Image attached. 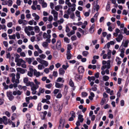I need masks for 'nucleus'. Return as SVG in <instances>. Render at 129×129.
<instances>
[{"label": "nucleus", "mask_w": 129, "mask_h": 129, "mask_svg": "<svg viewBox=\"0 0 129 129\" xmlns=\"http://www.w3.org/2000/svg\"><path fill=\"white\" fill-rule=\"evenodd\" d=\"M70 0H66L65 3L69 7H73L71 8L72 11V12H74L75 10L76 5L75 4H72L70 2Z\"/></svg>", "instance_id": "obj_1"}, {"label": "nucleus", "mask_w": 129, "mask_h": 129, "mask_svg": "<svg viewBox=\"0 0 129 129\" xmlns=\"http://www.w3.org/2000/svg\"><path fill=\"white\" fill-rule=\"evenodd\" d=\"M7 96L8 98L9 99L10 101H12L14 99V97L13 95L12 92L10 91H7Z\"/></svg>", "instance_id": "obj_2"}, {"label": "nucleus", "mask_w": 129, "mask_h": 129, "mask_svg": "<svg viewBox=\"0 0 129 129\" xmlns=\"http://www.w3.org/2000/svg\"><path fill=\"white\" fill-rule=\"evenodd\" d=\"M51 13L53 15L54 17V20L55 21H56L58 18V13L54 10H52L51 12Z\"/></svg>", "instance_id": "obj_3"}, {"label": "nucleus", "mask_w": 129, "mask_h": 129, "mask_svg": "<svg viewBox=\"0 0 129 129\" xmlns=\"http://www.w3.org/2000/svg\"><path fill=\"white\" fill-rule=\"evenodd\" d=\"M120 34H119L118 37L116 38V40L118 42H120L121 40L123 38V36L121 34V32H120Z\"/></svg>", "instance_id": "obj_4"}, {"label": "nucleus", "mask_w": 129, "mask_h": 129, "mask_svg": "<svg viewBox=\"0 0 129 129\" xmlns=\"http://www.w3.org/2000/svg\"><path fill=\"white\" fill-rule=\"evenodd\" d=\"M9 76L12 77L11 81L12 82L15 83V74L14 73L10 74L9 75Z\"/></svg>", "instance_id": "obj_5"}, {"label": "nucleus", "mask_w": 129, "mask_h": 129, "mask_svg": "<svg viewBox=\"0 0 129 129\" xmlns=\"http://www.w3.org/2000/svg\"><path fill=\"white\" fill-rule=\"evenodd\" d=\"M56 47L57 49L58 50H60L61 47V44L60 41L58 40L57 41L56 44Z\"/></svg>", "instance_id": "obj_6"}, {"label": "nucleus", "mask_w": 129, "mask_h": 129, "mask_svg": "<svg viewBox=\"0 0 129 129\" xmlns=\"http://www.w3.org/2000/svg\"><path fill=\"white\" fill-rule=\"evenodd\" d=\"M34 73V70L33 68H30L29 69V71L27 72V75L30 77L33 76V73Z\"/></svg>", "instance_id": "obj_7"}, {"label": "nucleus", "mask_w": 129, "mask_h": 129, "mask_svg": "<svg viewBox=\"0 0 129 129\" xmlns=\"http://www.w3.org/2000/svg\"><path fill=\"white\" fill-rule=\"evenodd\" d=\"M17 71L18 72H19L21 74H23L25 73V71L24 69L20 68H16Z\"/></svg>", "instance_id": "obj_8"}, {"label": "nucleus", "mask_w": 129, "mask_h": 129, "mask_svg": "<svg viewBox=\"0 0 129 129\" xmlns=\"http://www.w3.org/2000/svg\"><path fill=\"white\" fill-rule=\"evenodd\" d=\"M16 79H15V83L18 84L19 83V79L20 78V74L17 72L16 75Z\"/></svg>", "instance_id": "obj_9"}, {"label": "nucleus", "mask_w": 129, "mask_h": 129, "mask_svg": "<svg viewBox=\"0 0 129 129\" xmlns=\"http://www.w3.org/2000/svg\"><path fill=\"white\" fill-rule=\"evenodd\" d=\"M15 61L16 62H18L21 63H25V61L21 58H15Z\"/></svg>", "instance_id": "obj_10"}, {"label": "nucleus", "mask_w": 129, "mask_h": 129, "mask_svg": "<svg viewBox=\"0 0 129 129\" xmlns=\"http://www.w3.org/2000/svg\"><path fill=\"white\" fill-rule=\"evenodd\" d=\"M34 74L37 77H39L41 75L40 72H38L35 69L34 70Z\"/></svg>", "instance_id": "obj_11"}, {"label": "nucleus", "mask_w": 129, "mask_h": 129, "mask_svg": "<svg viewBox=\"0 0 129 129\" xmlns=\"http://www.w3.org/2000/svg\"><path fill=\"white\" fill-rule=\"evenodd\" d=\"M26 61L28 62L29 64H30L33 60L35 59L34 57L32 58H25Z\"/></svg>", "instance_id": "obj_12"}, {"label": "nucleus", "mask_w": 129, "mask_h": 129, "mask_svg": "<svg viewBox=\"0 0 129 129\" xmlns=\"http://www.w3.org/2000/svg\"><path fill=\"white\" fill-rule=\"evenodd\" d=\"M63 84H60L57 82L55 83V87L57 88H61L63 87Z\"/></svg>", "instance_id": "obj_13"}, {"label": "nucleus", "mask_w": 129, "mask_h": 129, "mask_svg": "<svg viewBox=\"0 0 129 129\" xmlns=\"http://www.w3.org/2000/svg\"><path fill=\"white\" fill-rule=\"evenodd\" d=\"M128 42L127 41H125L124 42H122L121 45L120 46V48L122 47V48H123V47H126L128 46Z\"/></svg>", "instance_id": "obj_14"}, {"label": "nucleus", "mask_w": 129, "mask_h": 129, "mask_svg": "<svg viewBox=\"0 0 129 129\" xmlns=\"http://www.w3.org/2000/svg\"><path fill=\"white\" fill-rule=\"evenodd\" d=\"M125 50V49L124 48H122L120 49L121 53L120 54V55L122 58H123L124 57V53Z\"/></svg>", "instance_id": "obj_15"}, {"label": "nucleus", "mask_w": 129, "mask_h": 129, "mask_svg": "<svg viewBox=\"0 0 129 129\" xmlns=\"http://www.w3.org/2000/svg\"><path fill=\"white\" fill-rule=\"evenodd\" d=\"M45 91V89L44 88H42L41 87L39 89L38 92L37 93V95L39 96L41 95V93H43Z\"/></svg>", "instance_id": "obj_16"}, {"label": "nucleus", "mask_w": 129, "mask_h": 129, "mask_svg": "<svg viewBox=\"0 0 129 129\" xmlns=\"http://www.w3.org/2000/svg\"><path fill=\"white\" fill-rule=\"evenodd\" d=\"M78 71L79 73H83L84 71V68L82 66H79L78 69Z\"/></svg>", "instance_id": "obj_17"}, {"label": "nucleus", "mask_w": 129, "mask_h": 129, "mask_svg": "<svg viewBox=\"0 0 129 129\" xmlns=\"http://www.w3.org/2000/svg\"><path fill=\"white\" fill-rule=\"evenodd\" d=\"M69 84L70 86L73 87V89L74 90L75 89V88L74 86V83L71 79H70V80Z\"/></svg>", "instance_id": "obj_18"}, {"label": "nucleus", "mask_w": 129, "mask_h": 129, "mask_svg": "<svg viewBox=\"0 0 129 129\" xmlns=\"http://www.w3.org/2000/svg\"><path fill=\"white\" fill-rule=\"evenodd\" d=\"M95 25V24H92L91 26L89 28V31L90 33H92L94 32V31Z\"/></svg>", "instance_id": "obj_19"}, {"label": "nucleus", "mask_w": 129, "mask_h": 129, "mask_svg": "<svg viewBox=\"0 0 129 129\" xmlns=\"http://www.w3.org/2000/svg\"><path fill=\"white\" fill-rule=\"evenodd\" d=\"M67 55V59H70L72 56V54L70 53V51H67L66 54Z\"/></svg>", "instance_id": "obj_20"}, {"label": "nucleus", "mask_w": 129, "mask_h": 129, "mask_svg": "<svg viewBox=\"0 0 129 129\" xmlns=\"http://www.w3.org/2000/svg\"><path fill=\"white\" fill-rule=\"evenodd\" d=\"M65 71L62 68H60L59 70V74L60 75H63Z\"/></svg>", "instance_id": "obj_21"}, {"label": "nucleus", "mask_w": 129, "mask_h": 129, "mask_svg": "<svg viewBox=\"0 0 129 129\" xmlns=\"http://www.w3.org/2000/svg\"><path fill=\"white\" fill-rule=\"evenodd\" d=\"M34 28L31 26H28L27 27H26L24 28V30L28 31H31L33 30Z\"/></svg>", "instance_id": "obj_22"}, {"label": "nucleus", "mask_w": 129, "mask_h": 129, "mask_svg": "<svg viewBox=\"0 0 129 129\" xmlns=\"http://www.w3.org/2000/svg\"><path fill=\"white\" fill-rule=\"evenodd\" d=\"M83 116L82 115L79 114L78 115V119L81 122H82L84 120V119L83 118Z\"/></svg>", "instance_id": "obj_23"}, {"label": "nucleus", "mask_w": 129, "mask_h": 129, "mask_svg": "<svg viewBox=\"0 0 129 129\" xmlns=\"http://www.w3.org/2000/svg\"><path fill=\"white\" fill-rule=\"evenodd\" d=\"M82 78V76L79 75V74H76L75 77V79L77 80H81Z\"/></svg>", "instance_id": "obj_24"}, {"label": "nucleus", "mask_w": 129, "mask_h": 129, "mask_svg": "<svg viewBox=\"0 0 129 129\" xmlns=\"http://www.w3.org/2000/svg\"><path fill=\"white\" fill-rule=\"evenodd\" d=\"M78 29L79 31L82 33L83 35H85L87 34L86 31H84L80 28H79Z\"/></svg>", "instance_id": "obj_25"}, {"label": "nucleus", "mask_w": 129, "mask_h": 129, "mask_svg": "<svg viewBox=\"0 0 129 129\" xmlns=\"http://www.w3.org/2000/svg\"><path fill=\"white\" fill-rule=\"evenodd\" d=\"M59 122L60 125L64 126V124L65 122V120L63 119H61Z\"/></svg>", "instance_id": "obj_26"}, {"label": "nucleus", "mask_w": 129, "mask_h": 129, "mask_svg": "<svg viewBox=\"0 0 129 129\" xmlns=\"http://www.w3.org/2000/svg\"><path fill=\"white\" fill-rule=\"evenodd\" d=\"M111 51L109 49L108 50V52L107 53V58L108 59H110L111 58Z\"/></svg>", "instance_id": "obj_27"}, {"label": "nucleus", "mask_w": 129, "mask_h": 129, "mask_svg": "<svg viewBox=\"0 0 129 129\" xmlns=\"http://www.w3.org/2000/svg\"><path fill=\"white\" fill-rule=\"evenodd\" d=\"M35 31L36 33H38L39 32L40 29L39 27L37 26H35L34 27Z\"/></svg>", "instance_id": "obj_28"}, {"label": "nucleus", "mask_w": 129, "mask_h": 129, "mask_svg": "<svg viewBox=\"0 0 129 129\" xmlns=\"http://www.w3.org/2000/svg\"><path fill=\"white\" fill-rule=\"evenodd\" d=\"M62 6L60 5H57L55 6V9L57 11H58L60 9H62Z\"/></svg>", "instance_id": "obj_29"}, {"label": "nucleus", "mask_w": 129, "mask_h": 129, "mask_svg": "<svg viewBox=\"0 0 129 129\" xmlns=\"http://www.w3.org/2000/svg\"><path fill=\"white\" fill-rule=\"evenodd\" d=\"M39 87V86L38 85L31 86V91H36Z\"/></svg>", "instance_id": "obj_30"}, {"label": "nucleus", "mask_w": 129, "mask_h": 129, "mask_svg": "<svg viewBox=\"0 0 129 129\" xmlns=\"http://www.w3.org/2000/svg\"><path fill=\"white\" fill-rule=\"evenodd\" d=\"M41 62V64L44 65L45 67H47L48 66V62L46 61L43 60Z\"/></svg>", "instance_id": "obj_31"}, {"label": "nucleus", "mask_w": 129, "mask_h": 129, "mask_svg": "<svg viewBox=\"0 0 129 129\" xmlns=\"http://www.w3.org/2000/svg\"><path fill=\"white\" fill-rule=\"evenodd\" d=\"M57 81L58 82H61L63 83L64 82V80L63 79V78L59 77L57 79Z\"/></svg>", "instance_id": "obj_32"}, {"label": "nucleus", "mask_w": 129, "mask_h": 129, "mask_svg": "<svg viewBox=\"0 0 129 129\" xmlns=\"http://www.w3.org/2000/svg\"><path fill=\"white\" fill-rule=\"evenodd\" d=\"M60 108V106L59 104H57L54 107V109L56 111L59 110Z\"/></svg>", "instance_id": "obj_33"}, {"label": "nucleus", "mask_w": 129, "mask_h": 129, "mask_svg": "<svg viewBox=\"0 0 129 129\" xmlns=\"http://www.w3.org/2000/svg\"><path fill=\"white\" fill-rule=\"evenodd\" d=\"M9 38L10 39H16V35L15 34L12 35H9Z\"/></svg>", "instance_id": "obj_34"}, {"label": "nucleus", "mask_w": 129, "mask_h": 129, "mask_svg": "<svg viewBox=\"0 0 129 129\" xmlns=\"http://www.w3.org/2000/svg\"><path fill=\"white\" fill-rule=\"evenodd\" d=\"M49 36H51L50 35H48L45 33H44L43 35V37L44 39H46L48 38Z\"/></svg>", "instance_id": "obj_35"}, {"label": "nucleus", "mask_w": 129, "mask_h": 129, "mask_svg": "<svg viewBox=\"0 0 129 129\" xmlns=\"http://www.w3.org/2000/svg\"><path fill=\"white\" fill-rule=\"evenodd\" d=\"M103 80L105 81H106L108 80L109 78V77L105 75L103 77Z\"/></svg>", "instance_id": "obj_36"}, {"label": "nucleus", "mask_w": 129, "mask_h": 129, "mask_svg": "<svg viewBox=\"0 0 129 129\" xmlns=\"http://www.w3.org/2000/svg\"><path fill=\"white\" fill-rule=\"evenodd\" d=\"M6 26L5 25L3 24L2 25H1L0 24V30H1V29H2L6 30Z\"/></svg>", "instance_id": "obj_37"}, {"label": "nucleus", "mask_w": 129, "mask_h": 129, "mask_svg": "<svg viewBox=\"0 0 129 129\" xmlns=\"http://www.w3.org/2000/svg\"><path fill=\"white\" fill-rule=\"evenodd\" d=\"M67 46V51H70V50L72 48L71 46V45L70 44H68V45Z\"/></svg>", "instance_id": "obj_38"}, {"label": "nucleus", "mask_w": 129, "mask_h": 129, "mask_svg": "<svg viewBox=\"0 0 129 129\" xmlns=\"http://www.w3.org/2000/svg\"><path fill=\"white\" fill-rule=\"evenodd\" d=\"M48 45V44L47 42H43L42 44V46L44 47H47Z\"/></svg>", "instance_id": "obj_39"}, {"label": "nucleus", "mask_w": 129, "mask_h": 129, "mask_svg": "<svg viewBox=\"0 0 129 129\" xmlns=\"http://www.w3.org/2000/svg\"><path fill=\"white\" fill-rule=\"evenodd\" d=\"M8 5L9 6H12L13 4V1L11 0H8L7 1Z\"/></svg>", "instance_id": "obj_40"}, {"label": "nucleus", "mask_w": 129, "mask_h": 129, "mask_svg": "<svg viewBox=\"0 0 129 129\" xmlns=\"http://www.w3.org/2000/svg\"><path fill=\"white\" fill-rule=\"evenodd\" d=\"M59 90L58 89H55L54 90L53 93L54 94V95L55 96L56 94L58 92Z\"/></svg>", "instance_id": "obj_41"}, {"label": "nucleus", "mask_w": 129, "mask_h": 129, "mask_svg": "<svg viewBox=\"0 0 129 129\" xmlns=\"http://www.w3.org/2000/svg\"><path fill=\"white\" fill-rule=\"evenodd\" d=\"M51 37V36H49L48 37V38H47V39L45 42H47L48 43H50L51 42V39H50Z\"/></svg>", "instance_id": "obj_42"}, {"label": "nucleus", "mask_w": 129, "mask_h": 129, "mask_svg": "<svg viewBox=\"0 0 129 129\" xmlns=\"http://www.w3.org/2000/svg\"><path fill=\"white\" fill-rule=\"evenodd\" d=\"M82 54L83 56L86 57L87 56L88 54L89 53L87 51H84L82 52Z\"/></svg>", "instance_id": "obj_43"}, {"label": "nucleus", "mask_w": 129, "mask_h": 129, "mask_svg": "<svg viewBox=\"0 0 129 129\" xmlns=\"http://www.w3.org/2000/svg\"><path fill=\"white\" fill-rule=\"evenodd\" d=\"M38 69L39 70H41L44 68L43 66L41 64H39L38 66Z\"/></svg>", "instance_id": "obj_44"}, {"label": "nucleus", "mask_w": 129, "mask_h": 129, "mask_svg": "<svg viewBox=\"0 0 129 129\" xmlns=\"http://www.w3.org/2000/svg\"><path fill=\"white\" fill-rule=\"evenodd\" d=\"M70 114L71 115V117L74 118H75L76 117L75 113L73 111H71L70 113Z\"/></svg>", "instance_id": "obj_45"}, {"label": "nucleus", "mask_w": 129, "mask_h": 129, "mask_svg": "<svg viewBox=\"0 0 129 129\" xmlns=\"http://www.w3.org/2000/svg\"><path fill=\"white\" fill-rule=\"evenodd\" d=\"M52 86V84L51 83H50L49 84H46L45 85V87L48 88H50Z\"/></svg>", "instance_id": "obj_46"}, {"label": "nucleus", "mask_w": 129, "mask_h": 129, "mask_svg": "<svg viewBox=\"0 0 129 129\" xmlns=\"http://www.w3.org/2000/svg\"><path fill=\"white\" fill-rule=\"evenodd\" d=\"M71 11H72L71 8H69L67 11V13L69 15H70L72 13L71 12Z\"/></svg>", "instance_id": "obj_47"}, {"label": "nucleus", "mask_w": 129, "mask_h": 129, "mask_svg": "<svg viewBox=\"0 0 129 129\" xmlns=\"http://www.w3.org/2000/svg\"><path fill=\"white\" fill-rule=\"evenodd\" d=\"M125 0H117L118 3L120 4L121 3L123 4L125 3Z\"/></svg>", "instance_id": "obj_48"}, {"label": "nucleus", "mask_w": 129, "mask_h": 129, "mask_svg": "<svg viewBox=\"0 0 129 129\" xmlns=\"http://www.w3.org/2000/svg\"><path fill=\"white\" fill-rule=\"evenodd\" d=\"M106 101V100L104 98H103L100 104L101 105H103Z\"/></svg>", "instance_id": "obj_49"}, {"label": "nucleus", "mask_w": 129, "mask_h": 129, "mask_svg": "<svg viewBox=\"0 0 129 129\" xmlns=\"http://www.w3.org/2000/svg\"><path fill=\"white\" fill-rule=\"evenodd\" d=\"M39 57L41 58L44 59L46 58V56L44 54H42L40 55H39Z\"/></svg>", "instance_id": "obj_50"}, {"label": "nucleus", "mask_w": 129, "mask_h": 129, "mask_svg": "<svg viewBox=\"0 0 129 129\" xmlns=\"http://www.w3.org/2000/svg\"><path fill=\"white\" fill-rule=\"evenodd\" d=\"M53 19V16L51 15H50L48 17V21H49L51 22L52 20Z\"/></svg>", "instance_id": "obj_51"}, {"label": "nucleus", "mask_w": 129, "mask_h": 129, "mask_svg": "<svg viewBox=\"0 0 129 129\" xmlns=\"http://www.w3.org/2000/svg\"><path fill=\"white\" fill-rule=\"evenodd\" d=\"M16 37L17 39H19L20 38V34L18 32H16Z\"/></svg>", "instance_id": "obj_52"}, {"label": "nucleus", "mask_w": 129, "mask_h": 129, "mask_svg": "<svg viewBox=\"0 0 129 129\" xmlns=\"http://www.w3.org/2000/svg\"><path fill=\"white\" fill-rule=\"evenodd\" d=\"M70 17L71 18L74 19L75 16L73 12H72L70 15Z\"/></svg>", "instance_id": "obj_53"}, {"label": "nucleus", "mask_w": 129, "mask_h": 129, "mask_svg": "<svg viewBox=\"0 0 129 129\" xmlns=\"http://www.w3.org/2000/svg\"><path fill=\"white\" fill-rule=\"evenodd\" d=\"M58 73L56 71H54L53 72V75L55 77H56L57 76Z\"/></svg>", "instance_id": "obj_54"}, {"label": "nucleus", "mask_w": 129, "mask_h": 129, "mask_svg": "<svg viewBox=\"0 0 129 129\" xmlns=\"http://www.w3.org/2000/svg\"><path fill=\"white\" fill-rule=\"evenodd\" d=\"M67 65H63L62 66V68L65 70H66L67 68L69 67V65L67 63Z\"/></svg>", "instance_id": "obj_55"}, {"label": "nucleus", "mask_w": 129, "mask_h": 129, "mask_svg": "<svg viewBox=\"0 0 129 129\" xmlns=\"http://www.w3.org/2000/svg\"><path fill=\"white\" fill-rule=\"evenodd\" d=\"M80 12L79 11H77L75 12L76 16L78 17H80Z\"/></svg>", "instance_id": "obj_56"}, {"label": "nucleus", "mask_w": 129, "mask_h": 129, "mask_svg": "<svg viewBox=\"0 0 129 129\" xmlns=\"http://www.w3.org/2000/svg\"><path fill=\"white\" fill-rule=\"evenodd\" d=\"M34 81L35 83L37 84L36 85H40V82L38 81L36 79H35Z\"/></svg>", "instance_id": "obj_57"}, {"label": "nucleus", "mask_w": 129, "mask_h": 129, "mask_svg": "<svg viewBox=\"0 0 129 129\" xmlns=\"http://www.w3.org/2000/svg\"><path fill=\"white\" fill-rule=\"evenodd\" d=\"M71 39L72 40V41H73L74 40H75L77 39V37H76L75 35L73 36H72L71 37Z\"/></svg>", "instance_id": "obj_58"}, {"label": "nucleus", "mask_w": 129, "mask_h": 129, "mask_svg": "<svg viewBox=\"0 0 129 129\" xmlns=\"http://www.w3.org/2000/svg\"><path fill=\"white\" fill-rule=\"evenodd\" d=\"M41 104H39L38 106L37 110L38 111H40L41 110Z\"/></svg>", "instance_id": "obj_59"}, {"label": "nucleus", "mask_w": 129, "mask_h": 129, "mask_svg": "<svg viewBox=\"0 0 129 129\" xmlns=\"http://www.w3.org/2000/svg\"><path fill=\"white\" fill-rule=\"evenodd\" d=\"M43 8H45L47 6V4L46 3L43 2L41 4Z\"/></svg>", "instance_id": "obj_60"}, {"label": "nucleus", "mask_w": 129, "mask_h": 129, "mask_svg": "<svg viewBox=\"0 0 129 129\" xmlns=\"http://www.w3.org/2000/svg\"><path fill=\"white\" fill-rule=\"evenodd\" d=\"M64 41L65 42L67 43H69V39L67 37H65L64 38Z\"/></svg>", "instance_id": "obj_61"}, {"label": "nucleus", "mask_w": 129, "mask_h": 129, "mask_svg": "<svg viewBox=\"0 0 129 129\" xmlns=\"http://www.w3.org/2000/svg\"><path fill=\"white\" fill-rule=\"evenodd\" d=\"M44 72L46 74L48 73L49 72V69L48 68H46L44 69Z\"/></svg>", "instance_id": "obj_62"}, {"label": "nucleus", "mask_w": 129, "mask_h": 129, "mask_svg": "<svg viewBox=\"0 0 129 129\" xmlns=\"http://www.w3.org/2000/svg\"><path fill=\"white\" fill-rule=\"evenodd\" d=\"M40 63H41V62H42V60L41 58L40 57H38L36 59Z\"/></svg>", "instance_id": "obj_63"}, {"label": "nucleus", "mask_w": 129, "mask_h": 129, "mask_svg": "<svg viewBox=\"0 0 129 129\" xmlns=\"http://www.w3.org/2000/svg\"><path fill=\"white\" fill-rule=\"evenodd\" d=\"M40 63H41V62H42V60L41 58L40 57H38L36 59Z\"/></svg>", "instance_id": "obj_64"}]
</instances>
